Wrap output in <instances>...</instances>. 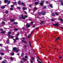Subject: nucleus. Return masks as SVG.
Returning <instances> with one entry per match:
<instances>
[{"instance_id": "24", "label": "nucleus", "mask_w": 63, "mask_h": 63, "mask_svg": "<svg viewBox=\"0 0 63 63\" xmlns=\"http://www.w3.org/2000/svg\"><path fill=\"white\" fill-rule=\"evenodd\" d=\"M41 13L40 12H39L38 13V16H39V15H41Z\"/></svg>"}, {"instance_id": "53", "label": "nucleus", "mask_w": 63, "mask_h": 63, "mask_svg": "<svg viewBox=\"0 0 63 63\" xmlns=\"http://www.w3.org/2000/svg\"><path fill=\"white\" fill-rule=\"evenodd\" d=\"M5 22H4V21H2V24H5Z\"/></svg>"}, {"instance_id": "40", "label": "nucleus", "mask_w": 63, "mask_h": 63, "mask_svg": "<svg viewBox=\"0 0 63 63\" xmlns=\"http://www.w3.org/2000/svg\"><path fill=\"white\" fill-rule=\"evenodd\" d=\"M29 44L30 46H31V43H30V41H29Z\"/></svg>"}, {"instance_id": "2", "label": "nucleus", "mask_w": 63, "mask_h": 63, "mask_svg": "<svg viewBox=\"0 0 63 63\" xmlns=\"http://www.w3.org/2000/svg\"><path fill=\"white\" fill-rule=\"evenodd\" d=\"M17 49V48L16 47H15L14 48H13V50L14 51H16V52H18V51H19V50H19V49H18L17 50H16Z\"/></svg>"}, {"instance_id": "34", "label": "nucleus", "mask_w": 63, "mask_h": 63, "mask_svg": "<svg viewBox=\"0 0 63 63\" xmlns=\"http://www.w3.org/2000/svg\"><path fill=\"white\" fill-rule=\"evenodd\" d=\"M49 6H50V7H51V8L52 7V5H50V4L49 5Z\"/></svg>"}, {"instance_id": "9", "label": "nucleus", "mask_w": 63, "mask_h": 63, "mask_svg": "<svg viewBox=\"0 0 63 63\" xmlns=\"http://www.w3.org/2000/svg\"><path fill=\"white\" fill-rule=\"evenodd\" d=\"M14 58L12 57H11L10 58V59L11 60L13 61H14Z\"/></svg>"}, {"instance_id": "37", "label": "nucleus", "mask_w": 63, "mask_h": 63, "mask_svg": "<svg viewBox=\"0 0 63 63\" xmlns=\"http://www.w3.org/2000/svg\"><path fill=\"white\" fill-rule=\"evenodd\" d=\"M37 61H38L39 63H42V62H40L39 61V60H37Z\"/></svg>"}, {"instance_id": "1", "label": "nucleus", "mask_w": 63, "mask_h": 63, "mask_svg": "<svg viewBox=\"0 0 63 63\" xmlns=\"http://www.w3.org/2000/svg\"><path fill=\"white\" fill-rule=\"evenodd\" d=\"M33 23V22H32L30 23L31 24H29V23H27L26 25V26H27V28H28L30 26V25H32V24Z\"/></svg>"}, {"instance_id": "7", "label": "nucleus", "mask_w": 63, "mask_h": 63, "mask_svg": "<svg viewBox=\"0 0 63 63\" xmlns=\"http://www.w3.org/2000/svg\"><path fill=\"white\" fill-rule=\"evenodd\" d=\"M43 23H44V21H41V23H40V24H41V25H42V24H43Z\"/></svg>"}, {"instance_id": "15", "label": "nucleus", "mask_w": 63, "mask_h": 63, "mask_svg": "<svg viewBox=\"0 0 63 63\" xmlns=\"http://www.w3.org/2000/svg\"><path fill=\"white\" fill-rule=\"evenodd\" d=\"M23 9L24 10H27V8H26L25 7H23Z\"/></svg>"}, {"instance_id": "61", "label": "nucleus", "mask_w": 63, "mask_h": 63, "mask_svg": "<svg viewBox=\"0 0 63 63\" xmlns=\"http://www.w3.org/2000/svg\"><path fill=\"white\" fill-rule=\"evenodd\" d=\"M2 46V44H0V46Z\"/></svg>"}, {"instance_id": "62", "label": "nucleus", "mask_w": 63, "mask_h": 63, "mask_svg": "<svg viewBox=\"0 0 63 63\" xmlns=\"http://www.w3.org/2000/svg\"><path fill=\"white\" fill-rule=\"evenodd\" d=\"M39 29V27H37L36 29V30H37V29Z\"/></svg>"}, {"instance_id": "18", "label": "nucleus", "mask_w": 63, "mask_h": 63, "mask_svg": "<svg viewBox=\"0 0 63 63\" xmlns=\"http://www.w3.org/2000/svg\"><path fill=\"white\" fill-rule=\"evenodd\" d=\"M13 23L14 24H15V25H16V24H17V23L16 22H13Z\"/></svg>"}, {"instance_id": "12", "label": "nucleus", "mask_w": 63, "mask_h": 63, "mask_svg": "<svg viewBox=\"0 0 63 63\" xmlns=\"http://www.w3.org/2000/svg\"><path fill=\"white\" fill-rule=\"evenodd\" d=\"M5 33V31H3L1 32V34H4Z\"/></svg>"}, {"instance_id": "59", "label": "nucleus", "mask_w": 63, "mask_h": 63, "mask_svg": "<svg viewBox=\"0 0 63 63\" xmlns=\"http://www.w3.org/2000/svg\"><path fill=\"white\" fill-rule=\"evenodd\" d=\"M1 4H2V2L1 1H0V5Z\"/></svg>"}, {"instance_id": "14", "label": "nucleus", "mask_w": 63, "mask_h": 63, "mask_svg": "<svg viewBox=\"0 0 63 63\" xmlns=\"http://www.w3.org/2000/svg\"><path fill=\"white\" fill-rule=\"evenodd\" d=\"M39 2H35V4L36 5H38V4H39Z\"/></svg>"}, {"instance_id": "52", "label": "nucleus", "mask_w": 63, "mask_h": 63, "mask_svg": "<svg viewBox=\"0 0 63 63\" xmlns=\"http://www.w3.org/2000/svg\"><path fill=\"white\" fill-rule=\"evenodd\" d=\"M2 63H5V61H3Z\"/></svg>"}, {"instance_id": "45", "label": "nucleus", "mask_w": 63, "mask_h": 63, "mask_svg": "<svg viewBox=\"0 0 63 63\" xmlns=\"http://www.w3.org/2000/svg\"><path fill=\"white\" fill-rule=\"evenodd\" d=\"M32 59V60H34V58H33V57H31Z\"/></svg>"}, {"instance_id": "63", "label": "nucleus", "mask_w": 63, "mask_h": 63, "mask_svg": "<svg viewBox=\"0 0 63 63\" xmlns=\"http://www.w3.org/2000/svg\"><path fill=\"white\" fill-rule=\"evenodd\" d=\"M51 20H52V21H54V19H52Z\"/></svg>"}, {"instance_id": "13", "label": "nucleus", "mask_w": 63, "mask_h": 63, "mask_svg": "<svg viewBox=\"0 0 63 63\" xmlns=\"http://www.w3.org/2000/svg\"><path fill=\"white\" fill-rule=\"evenodd\" d=\"M60 39V37H58V38H57L56 39L55 41H57L58 40V39Z\"/></svg>"}, {"instance_id": "3", "label": "nucleus", "mask_w": 63, "mask_h": 63, "mask_svg": "<svg viewBox=\"0 0 63 63\" xmlns=\"http://www.w3.org/2000/svg\"><path fill=\"white\" fill-rule=\"evenodd\" d=\"M18 4L21 5H22L24 4V3H23V2H21L20 1H19L18 2Z\"/></svg>"}, {"instance_id": "27", "label": "nucleus", "mask_w": 63, "mask_h": 63, "mask_svg": "<svg viewBox=\"0 0 63 63\" xmlns=\"http://www.w3.org/2000/svg\"><path fill=\"white\" fill-rule=\"evenodd\" d=\"M13 40H14V43H15L16 42V40L15 39H13Z\"/></svg>"}, {"instance_id": "41", "label": "nucleus", "mask_w": 63, "mask_h": 63, "mask_svg": "<svg viewBox=\"0 0 63 63\" xmlns=\"http://www.w3.org/2000/svg\"><path fill=\"white\" fill-rule=\"evenodd\" d=\"M60 19L61 20V21H63V19H62V18H60Z\"/></svg>"}, {"instance_id": "32", "label": "nucleus", "mask_w": 63, "mask_h": 63, "mask_svg": "<svg viewBox=\"0 0 63 63\" xmlns=\"http://www.w3.org/2000/svg\"><path fill=\"white\" fill-rule=\"evenodd\" d=\"M24 17H25V18H27V17H28V16L27 15H25L24 16Z\"/></svg>"}, {"instance_id": "39", "label": "nucleus", "mask_w": 63, "mask_h": 63, "mask_svg": "<svg viewBox=\"0 0 63 63\" xmlns=\"http://www.w3.org/2000/svg\"><path fill=\"white\" fill-rule=\"evenodd\" d=\"M17 30H18V29H14V30H15V31H17Z\"/></svg>"}, {"instance_id": "19", "label": "nucleus", "mask_w": 63, "mask_h": 63, "mask_svg": "<svg viewBox=\"0 0 63 63\" xmlns=\"http://www.w3.org/2000/svg\"><path fill=\"white\" fill-rule=\"evenodd\" d=\"M22 42L24 43H25V44H27V43L26 42H25L24 41L22 40Z\"/></svg>"}, {"instance_id": "46", "label": "nucleus", "mask_w": 63, "mask_h": 63, "mask_svg": "<svg viewBox=\"0 0 63 63\" xmlns=\"http://www.w3.org/2000/svg\"><path fill=\"white\" fill-rule=\"evenodd\" d=\"M10 9V10H13V8H11Z\"/></svg>"}, {"instance_id": "50", "label": "nucleus", "mask_w": 63, "mask_h": 63, "mask_svg": "<svg viewBox=\"0 0 63 63\" xmlns=\"http://www.w3.org/2000/svg\"><path fill=\"white\" fill-rule=\"evenodd\" d=\"M23 55V54L22 53L21 55V56H22Z\"/></svg>"}, {"instance_id": "56", "label": "nucleus", "mask_w": 63, "mask_h": 63, "mask_svg": "<svg viewBox=\"0 0 63 63\" xmlns=\"http://www.w3.org/2000/svg\"><path fill=\"white\" fill-rule=\"evenodd\" d=\"M31 63H33V61H31Z\"/></svg>"}, {"instance_id": "11", "label": "nucleus", "mask_w": 63, "mask_h": 63, "mask_svg": "<svg viewBox=\"0 0 63 63\" xmlns=\"http://www.w3.org/2000/svg\"><path fill=\"white\" fill-rule=\"evenodd\" d=\"M8 37H11V38H14V36H11V35H9L8 36Z\"/></svg>"}, {"instance_id": "47", "label": "nucleus", "mask_w": 63, "mask_h": 63, "mask_svg": "<svg viewBox=\"0 0 63 63\" xmlns=\"http://www.w3.org/2000/svg\"><path fill=\"white\" fill-rule=\"evenodd\" d=\"M19 35V33H18V34H17L16 35L17 37Z\"/></svg>"}, {"instance_id": "6", "label": "nucleus", "mask_w": 63, "mask_h": 63, "mask_svg": "<svg viewBox=\"0 0 63 63\" xmlns=\"http://www.w3.org/2000/svg\"><path fill=\"white\" fill-rule=\"evenodd\" d=\"M41 14L43 15H46V13L44 11H42L41 12Z\"/></svg>"}, {"instance_id": "58", "label": "nucleus", "mask_w": 63, "mask_h": 63, "mask_svg": "<svg viewBox=\"0 0 63 63\" xmlns=\"http://www.w3.org/2000/svg\"><path fill=\"white\" fill-rule=\"evenodd\" d=\"M48 3V1H47L46 2V4H47Z\"/></svg>"}, {"instance_id": "10", "label": "nucleus", "mask_w": 63, "mask_h": 63, "mask_svg": "<svg viewBox=\"0 0 63 63\" xmlns=\"http://www.w3.org/2000/svg\"><path fill=\"white\" fill-rule=\"evenodd\" d=\"M10 41H9V40H7V44H9L10 43Z\"/></svg>"}, {"instance_id": "29", "label": "nucleus", "mask_w": 63, "mask_h": 63, "mask_svg": "<svg viewBox=\"0 0 63 63\" xmlns=\"http://www.w3.org/2000/svg\"><path fill=\"white\" fill-rule=\"evenodd\" d=\"M22 59H23V60H25V61L27 60V59H25V58H23Z\"/></svg>"}, {"instance_id": "28", "label": "nucleus", "mask_w": 63, "mask_h": 63, "mask_svg": "<svg viewBox=\"0 0 63 63\" xmlns=\"http://www.w3.org/2000/svg\"><path fill=\"white\" fill-rule=\"evenodd\" d=\"M11 34V32H8V36H10V35H9Z\"/></svg>"}, {"instance_id": "54", "label": "nucleus", "mask_w": 63, "mask_h": 63, "mask_svg": "<svg viewBox=\"0 0 63 63\" xmlns=\"http://www.w3.org/2000/svg\"><path fill=\"white\" fill-rule=\"evenodd\" d=\"M59 59H61V58H62V57H59Z\"/></svg>"}, {"instance_id": "33", "label": "nucleus", "mask_w": 63, "mask_h": 63, "mask_svg": "<svg viewBox=\"0 0 63 63\" xmlns=\"http://www.w3.org/2000/svg\"><path fill=\"white\" fill-rule=\"evenodd\" d=\"M55 14L56 15H58V12H56Z\"/></svg>"}, {"instance_id": "20", "label": "nucleus", "mask_w": 63, "mask_h": 63, "mask_svg": "<svg viewBox=\"0 0 63 63\" xmlns=\"http://www.w3.org/2000/svg\"><path fill=\"white\" fill-rule=\"evenodd\" d=\"M5 8V6H3L1 7V8L2 9H4Z\"/></svg>"}, {"instance_id": "60", "label": "nucleus", "mask_w": 63, "mask_h": 63, "mask_svg": "<svg viewBox=\"0 0 63 63\" xmlns=\"http://www.w3.org/2000/svg\"><path fill=\"white\" fill-rule=\"evenodd\" d=\"M0 31H2L3 30V29H0Z\"/></svg>"}, {"instance_id": "44", "label": "nucleus", "mask_w": 63, "mask_h": 63, "mask_svg": "<svg viewBox=\"0 0 63 63\" xmlns=\"http://www.w3.org/2000/svg\"><path fill=\"white\" fill-rule=\"evenodd\" d=\"M15 60V61H16V58H14L13 59V60Z\"/></svg>"}, {"instance_id": "4", "label": "nucleus", "mask_w": 63, "mask_h": 63, "mask_svg": "<svg viewBox=\"0 0 63 63\" xmlns=\"http://www.w3.org/2000/svg\"><path fill=\"white\" fill-rule=\"evenodd\" d=\"M45 2V1L44 0H42L41 1V3H40V4L41 6H43V5L44 4V3Z\"/></svg>"}, {"instance_id": "16", "label": "nucleus", "mask_w": 63, "mask_h": 63, "mask_svg": "<svg viewBox=\"0 0 63 63\" xmlns=\"http://www.w3.org/2000/svg\"><path fill=\"white\" fill-rule=\"evenodd\" d=\"M31 34L30 35H28V38H30V37H31Z\"/></svg>"}, {"instance_id": "31", "label": "nucleus", "mask_w": 63, "mask_h": 63, "mask_svg": "<svg viewBox=\"0 0 63 63\" xmlns=\"http://www.w3.org/2000/svg\"><path fill=\"white\" fill-rule=\"evenodd\" d=\"M5 13L6 14H8L9 13V12L8 11H6L5 12Z\"/></svg>"}, {"instance_id": "8", "label": "nucleus", "mask_w": 63, "mask_h": 63, "mask_svg": "<svg viewBox=\"0 0 63 63\" xmlns=\"http://www.w3.org/2000/svg\"><path fill=\"white\" fill-rule=\"evenodd\" d=\"M21 18L23 19H25V17H23V16L22 14Z\"/></svg>"}, {"instance_id": "36", "label": "nucleus", "mask_w": 63, "mask_h": 63, "mask_svg": "<svg viewBox=\"0 0 63 63\" xmlns=\"http://www.w3.org/2000/svg\"><path fill=\"white\" fill-rule=\"evenodd\" d=\"M60 2L61 3V4L62 5H63V2L62 1H61Z\"/></svg>"}, {"instance_id": "35", "label": "nucleus", "mask_w": 63, "mask_h": 63, "mask_svg": "<svg viewBox=\"0 0 63 63\" xmlns=\"http://www.w3.org/2000/svg\"><path fill=\"white\" fill-rule=\"evenodd\" d=\"M46 8H47L46 6H44L43 7V8L44 9H46Z\"/></svg>"}, {"instance_id": "25", "label": "nucleus", "mask_w": 63, "mask_h": 63, "mask_svg": "<svg viewBox=\"0 0 63 63\" xmlns=\"http://www.w3.org/2000/svg\"><path fill=\"white\" fill-rule=\"evenodd\" d=\"M4 1L5 3H7V2H8V1L7 0H5Z\"/></svg>"}, {"instance_id": "48", "label": "nucleus", "mask_w": 63, "mask_h": 63, "mask_svg": "<svg viewBox=\"0 0 63 63\" xmlns=\"http://www.w3.org/2000/svg\"><path fill=\"white\" fill-rule=\"evenodd\" d=\"M19 35V33H18V34H17L16 35L17 37Z\"/></svg>"}, {"instance_id": "57", "label": "nucleus", "mask_w": 63, "mask_h": 63, "mask_svg": "<svg viewBox=\"0 0 63 63\" xmlns=\"http://www.w3.org/2000/svg\"><path fill=\"white\" fill-rule=\"evenodd\" d=\"M6 20V18H4V20Z\"/></svg>"}, {"instance_id": "23", "label": "nucleus", "mask_w": 63, "mask_h": 63, "mask_svg": "<svg viewBox=\"0 0 63 63\" xmlns=\"http://www.w3.org/2000/svg\"><path fill=\"white\" fill-rule=\"evenodd\" d=\"M10 1H7L8 5H9V4H10Z\"/></svg>"}, {"instance_id": "38", "label": "nucleus", "mask_w": 63, "mask_h": 63, "mask_svg": "<svg viewBox=\"0 0 63 63\" xmlns=\"http://www.w3.org/2000/svg\"><path fill=\"white\" fill-rule=\"evenodd\" d=\"M55 14L54 13H53L52 14V16H55Z\"/></svg>"}, {"instance_id": "17", "label": "nucleus", "mask_w": 63, "mask_h": 63, "mask_svg": "<svg viewBox=\"0 0 63 63\" xmlns=\"http://www.w3.org/2000/svg\"><path fill=\"white\" fill-rule=\"evenodd\" d=\"M16 40H19V38L17 37H16Z\"/></svg>"}, {"instance_id": "64", "label": "nucleus", "mask_w": 63, "mask_h": 63, "mask_svg": "<svg viewBox=\"0 0 63 63\" xmlns=\"http://www.w3.org/2000/svg\"><path fill=\"white\" fill-rule=\"evenodd\" d=\"M29 20H30V21L31 20H32V19H31V18H30L29 19Z\"/></svg>"}, {"instance_id": "55", "label": "nucleus", "mask_w": 63, "mask_h": 63, "mask_svg": "<svg viewBox=\"0 0 63 63\" xmlns=\"http://www.w3.org/2000/svg\"><path fill=\"white\" fill-rule=\"evenodd\" d=\"M1 59H2V58L1 57H0V60H1Z\"/></svg>"}, {"instance_id": "5", "label": "nucleus", "mask_w": 63, "mask_h": 63, "mask_svg": "<svg viewBox=\"0 0 63 63\" xmlns=\"http://www.w3.org/2000/svg\"><path fill=\"white\" fill-rule=\"evenodd\" d=\"M53 25H54V26H57V27L58 26H59V24L58 23H57L56 24H53Z\"/></svg>"}, {"instance_id": "42", "label": "nucleus", "mask_w": 63, "mask_h": 63, "mask_svg": "<svg viewBox=\"0 0 63 63\" xmlns=\"http://www.w3.org/2000/svg\"><path fill=\"white\" fill-rule=\"evenodd\" d=\"M14 4H16L17 3H16V2H14Z\"/></svg>"}, {"instance_id": "49", "label": "nucleus", "mask_w": 63, "mask_h": 63, "mask_svg": "<svg viewBox=\"0 0 63 63\" xmlns=\"http://www.w3.org/2000/svg\"><path fill=\"white\" fill-rule=\"evenodd\" d=\"M24 13H25V14H27V12H26V11H25L24 12Z\"/></svg>"}, {"instance_id": "51", "label": "nucleus", "mask_w": 63, "mask_h": 63, "mask_svg": "<svg viewBox=\"0 0 63 63\" xmlns=\"http://www.w3.org/2000/svg\"><path fill=\"white\" fill-rule=\"evenodd\" d=\"M14 6V5H12L11 6V7H13Z\"/></svg>"}, {"instance_id": "21", "label": "nucleus", "mask_w": 63, "mask_h": 63, "mask_svg": "<svg viewBox=\"0 0 63 63\" xmlns=\"http://www.w3.org/2000/svg\"><path fill=\"white\" fill-rule=\"evenodd\" d=\"M17 9H19V10L21 9V8L20 7H17Z\"/></svg>"}, {"instance_id": "30", "label": "nucleus", "mask_w": 63, "mask_h": 63, "mask_svg": "<svg viewBox=\"0 0 63 63\" xmlns=\"http://www.w3.org/2000/svg\"><path fill=\"white\" fill-rule=\"evenodd\" d=\"M0 54L1 55H4V53H0Z\"/></svg>"}, {"instance_id": "43", "label": "nucleus", "mask_w": 63, "mask_h": 63, "mask_svg": "<svg viewBox=\"0 0 63 63\" xmlns=\"http://www.w3.org/2000/svg\"><path fill=\"white\" fill-rule=\"evenodd\" d=\"M14 53H13L12 54V56L14 55Z\"/></svg>"}, {"instance_id": "22", "label": "nucleus", "mask_w": 63, "mask_h": 63, "mask_svg": "<svg viewBox=\"0 0 63 63\" xmlns=\"http://www.w3.org/2000/svg\"><path fill=\"white\" fill-rule=\"evenodd\" d=\"M10 20L11 21H12L13 22H14V21H15V20H14L13 19H11Z\"/></svg>"}, {"instance_id": "26", "label": "nucleus", "mask_w": 63, "mask_h": 63, "mask_svg": "<svg viewBox=\"0 0 63 63\" xmlns=\"http://www.w3.org/2000/svg\"><path fill=\"white\" fill-rule=\"evenodd\" d=\"M38 10V8L36 7L34 8V10Z\"/></svg>"}]
</instances>
